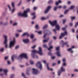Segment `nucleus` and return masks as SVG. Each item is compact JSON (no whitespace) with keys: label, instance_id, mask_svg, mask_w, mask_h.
Returning <instances> with one entry per match:
<instances>
[{"label":"nucleus","instance_id":"052dcab7","mask_svg":"<svg viewBox=\"0 0 78 78\" xmlns=\"http://www.w3.org/2000/svg\"><path fill=\"white\" fill-rule=\"evenodd\" d=\"M8 23L6 22V23H5V24H4V25L6 26L8 25Z\"/></svg>","mask_w":78,"mask_h":78},{"label":"nucleus","instance_id":"2f4dec72","mask_svg":"<svg viewBox=\"0 0 78 78\" xmlns=\"http://www.w3.org/2000/svg\"><path fill=\"white\" fill-rule=\"evenodd\" d=\"M12 7H13V8H15L14 4V2H12Z\"/></svg>","mask_w":78,"mask_h":78},{"label":"nucleus","instance_id":"5701e85b","mask_svg":"<svg viewBox=\"0 0 78 78\" xmlns=\"http://www.w3.org/2000/svg\"><path fill=\"white\" fill-rule=\"evenodd\" d=\"M61 3V0H59L58 2H57L55 3L56 5H58L59 3Z\"/></svg>","mask_w":78,"mask_h":78},{"label":"nucleus","instance_id":"13d9d810","mask_svg":"<svg viewBox=\"0 0 78 78\" xmlns=\"http://www.w3.org/2000/svg\"><path fill=\"white\" fill-rule=\"evenodd\" d=\"M10 62L9 61H7V63L8 64H10Z\"/></svg>","mask_w":78,"mask_h":78},{"label":"nucleus","instance_id":"de8ad7c7","mask_svg":"<svg viewBox=\"0 0 78 78\" xmlns=\"http://www.w3.org/2000/svg\"><path fill=\"white\" fill-rule=\"evenodd\" d=\"M62 61L63 62H66V59L65 58L63 59Z\"/></svg>","mask_w":78,"mask_h":78},{"label":"nucleus","instance_id":"338daca9","mask_svg":"<svg viewBox=\"0 0 78 78\" xmlns=\"http://www.w3.org/2000/svg\"><path fill=\"white\" fill-rule=\"evenodd\" d=\"M22 76H23V77L25 76L24 74V73H22Z\"/></svg>","mask_w":78,"mask_h":78},{"label":"nucleus","instance_id":"a18cd8bd","mask_svg":"<svg viewBox=\"0 0 78 78\" xmlns=\"http://www.w3.org/2000/svg\"><path fill=\"white\" fill-rule=\"evenodd\" d=\"M17 25V23H15L13 24V26H16Z\"/></svg>","mask_w":78,"mask_h":78},{"label":"nucleus","instance_id":"ea45409f","mask_svg":"<svg viewBox=\"0 0 78 78\" xmlns=\"http://www.w3.org/2000/svg\"><path fill=\"white\" fill-rule=\"evenodd\" d=\"M78 26V22H77L75 25V27L76 28V27Z\"/></svg>","mask_w":78,"mask_h":78},{"label":"nucleus","instance_id":"5fc2aeb1","mask_svg":"<svg viewBox=\"0 0 78 78\" xmlns=\"http://www.w3.org/2000/svg\"><path fill=\"white\" fill-rule=\"evenodd\" d=\"M35 28L36 29H38V25H36L35 26Z\"/></svg>","mask_w":78,"mask_h":78},{"label":"nucleus","instance_id":"c85d7f7f","mask_svg":"<svg viewBox=\"0 0 78 78\" xmlns=\"http://www.w3.org/2000/svg\"><path fill=\"white\" fill-rule=\"evenodd\" d=\"M47 18H45L44 17H42L41 18V20H44L47 19Z\"/></svg>","mask_w":78,"mask_h":78},{"label":"nucleus","instance_id":"6e6552de","mask_svg":"<svg viewBox=\"0 0 78 78\" xmlns=\"http://www.w3.org/2000/svg\"><path fill=\"white\" fill-rule=\"evenodd\" d=\"M32 70H33L32 73L34 74L37 75L39 73V72L38 70L37 69L33 68L32 69Z\"/></svg>","mask_w":78,"mask_h":78},{"label":"nucleus","instance_id":"9d476101","mask_svg":"<svg viewBox=\"0 0 78 78\" xmlns=\"http://www.w3.org/2000/svg\"><path fill=\"white\" fill-rule=\"evenodd\" d=\"M61 71H58V76H60V74H61L62 72H65V69L63 68V67H61Z\"/></svg>","mask_w":78,"mask_h":78},{"label":"nucleus","instance_id":"0e129e2a","mask_svg":"<svg viewBox=\"0 0 78 78\" xmlns=\"http://www.w3.org/2000/svg\"><path fill=\"white\" fill-rule=\"evenodd\" d=\"M17 32H22V30H17Z\"/></svg>","mask_w":78,"mask_h":78},{"label":"nucleus","instance_id":"37998d69","mask_svg":"<svg viewBox=\"0 0 78 78\" xmlns=\"http://www.w3.org/2000/svg\"><path fill=\"white\" fill-rule=\"evenodd\" d=\"M66 8H67V6H66V5L63 6V9H66Z\"/></svg>","mask_w":78,"mask_h":78},{"label":"nucleus","instance_id":"09e8293b","mask_svg":"<svg viewBox=\"0 0 78 78\" xmlns=\"http://www.w3.org/2000/svg\"><path fill=\"white\" fill-rule=\"evenodd\" d=\"M66 21H67L66 20V19L64 20H63V23L64 24V23H66Z\"/></svg>","mask_w":78,"mask_h":78},{"label":"nucleus","instance_id":"e2e57ef3","mask_svg":"<svg viewBox=\"0 0 78 78\" xmlns=\"http://www.w3.org/2000/svg\"><path fill=\"white\" fill-rule=\"evenodd\" d=\"M43 62L45 64H46V61L45 60H44L43 61Z\"/></svg>","mask_w":78,"mask_h":78},{"label":"nucleus","instance_id":"4468645a","mask_svg":"<svg viewBox=\"0 0 78 78\" xmlns=\"http://www.w3.org/2000/svg\"><path fill=\"white\" fill-rule=\"evenodd\" d=\"M30 9H27V10L26 11H24V13L25 14V15H27V13L30 12Z\"/></svg>","mask_w":78,"mask_h":78},{"label":"nucleus","instance_id":"79ce46f5","mask_svg":"<svg viewBox=\"0 0 78 78\" xmlns=\"http://www.w3.org/2000/svg\"><path fill=\"white\" fill-rule=\"evenodd\" d=\"M48 55H50V56H52V54L51 53V52H48Z\"/></svg>","mask_w":78,"mask_h":78},{"label":"nucleus","instance_id":"a19ab883","mask_svg":"<svg viewBox=\"0 0 78 78\" xmlns=\"http://www.w3.org/2000/svg\"><path fill=\"white\" fill-rule=\"evenodd\" d=\"M14 76V74H12L10 76V77L11 78H13Z\"/></svg>","mask_w":78,"mask_h":78},{"label":"nucleus","instance_id":"9b49d317","mask_svg":"<svg viewBox=\"0 0 78 78\" xmlns=\"http://www.w3.org/2000/svg\"><path fill=\"white\" fill-rule=\"evenodd\" d=\"M2 71H3L4 73L5 74V75L6 76H7V73L8 72V70L7 69H0V72H1Z\"/></svg>","mask_w":78,"mask_h":78},{"label":"nucleus","instance_id":"c9c22d12","mask_svg":"<svg viewBox=\"0 0 78 78\" xmlns=\"http://www.w3.org/2000/svg\"><path fill=\"white\" fill-rule=\"evenodd\" d=\"M58 8V7H55L54 8V9H53L54 11H56V10H57V9Z\"/></svg>","mask_w":78,"mask_h":78},{"label":"nucleus","instance_id":"f257e3e1","mask_svg":"<svg viewBox=\"0 0 78 78\" xmlns=\"http://www.w3.org/2000/svg\"><path fill=\"white\" fill-rule=\"evenodd\" d=\"M39 51H37L35 50H33L32 51L31 56L33 58L38 59V57L36 54V53H38L39 55H42V51L41 47L39 48Z\"/></svg>","mask_w":78,"mask_h":78},{"label":"nucleus","instance_id":"423d86ee","mask_svg":"<svg viewBox=\"0 0 78 78\" xmlns=\"http://www.w3.org/2000/svg\"><path fill=\"white\" fill-rule=\"evenodd\" d=\"M67 35V32L66 31H65L64 33H62L60 36L59 37V39H61L62 37H64L65 36H66Z\"/></svg>","mask_w":78,"mask_h":78},{"label":"nucleus","instance_id":"e433bc0d","mask_svg":"<svg viewBox=\"0 0 78 78\" xmlns=\"http://www.w3.org/2000/svg\"><path fill=\"white\" fill-rule=\"evenodd\" d=\"M48 27V25H46L44 26V27H43V29H44Z\"/></svg>","mask_w":78,"mask_h":78},{"label":"nucleus","instance_id":"cd10ccee","mask_svg":"<svg viewBox=\"0 0 78 78\" xmlns=\"http://www.w3.org/2000/svg\"><path fill=\"white\" fill-rule=\"evenodd\" d=\"M56 50L57 51H59V47H57L56 48Z\"/></svg>","mask_w":78,"mask_h":78},{"label":"nucleus","instance_id":"69168bd1","mask_svg":"<svg viewBox=\"0 0 78 78\" xmlns=\"http://www.w3.org/2000/svg\"><path fill=\"white\" fill-rule=\"evenodd\" d=\"M62 30H66V28L65 27H63V28H62Z\"/></svg>","mask_w":78,"mask_h":78},{"label":"nucleus","instance_id":"f8f14e48","mask_svg":"<svg viewBox=\"0 0 78 78\" xmlns=\"http://www.w3.org/2000/svg\"><path fill=\"white\" fill-rule=\"evenodd\" d=\"M52 7L51 6H48L47 7V9L44 12L45 13H47L51 9Z\"/></svg>","mask_w":78,"mask_h":78},{"label":"nucleus","instance_id":"864d4df0","mask_svg":"<svg viewBox=\"0 0 78 78\" xmlns=\"http://www.w3.org/2000/svg\"><path fill=\"white\" fill-rule=\"evenodd\" d=\"M36 47V46L35 45L34 46H33L31 47V48L32 49H34Z\"/></svg>","mask_w":78,"mask_h":78},{"label":"nucleus","instance_id":"1a4fd4ad","mask_svg":"<svg viewBox=\"0 0 78 78\" xmlns=\"http://www.w3.org/2000/svg\"><path fill=\"white\" fill-rule=\"evenodd\" d=\"M61 44H62V47H64V46H65V45H66L67 46V47H69V45H67V44H68V42H66V43H65V42H64V41H61Z\"/></svg>","mask_w":78,"mask_h":78},{"label":"nucleus","instance_id":"0eeeda50","mask_svg":"<svg viewBox=\"0 0 78 78\" xmlns=\"http://www.w3.org/2000/svg\"><path fill=\"white\" fill-rule=\"evenodd\" d=\"M15 42V38H14L13 41H11L10 42L9 48H11L12 46H14Z\"/></svg>","mask_w":78,"mask_h":78},{"label":"nucleus","instance_id":"412c9836","mask_svg":"<svg viewBox=\"0 0 78 78\" xmlns=\"http://www.w3.org/2000/svg\"><path fill=\"white\" fill-rule=\"evenodd\" d=\"M47 69H48V70H51V71H52L53 70V69H52L50 68H49L48 63L47 64Z\"/></svg>","mask_w":78,"mask_h":78},{"label":"nucleus","instance_id":"20e7f679","mask_svg":"<svg viewBox=\"0 0 78 78\" xmlns=\"http://www.w3.org/2000/svg\"><path fill=\"white\" fill-rule=\"evenodd\" d=\"M36 66L40 69H42V65L40 62H38L36 64Z\"/></svg>","mask_w":78,"mask_h":78},{"label":"nucleus","instance_id":"7ed1b4c3","mask_svg":"<svg viewBox=\"0 0 78 78\" xmlns=\"http://www.w3.org/2000/svg\"><path fill=\"white\" fill-rule=\"evenodd\" d=\"M3 37L5 38V41L4 43V44L5 45V48H7L8 47V44H7V36L4 35Z\"/></svg>","mask_w":78,"mask_h":78},{"label":"nucleus","instance_id":"a878e982","mask_svg":"<svg viewBox=\"0 0 78 78\" xmlns=\"http://www.w3.org/2000/svg\"><path fill=\"white\" fill-rule=\"evenodd\" d=\"M35 32H37L38 34H42V32L41 31H40L39 32L37 31H36Z\"/></svg>","mask_w":78,"mask_h":78},{"label":"nucleus","instance_id":"473e14b6","mask_svg":"<svg viewBox=\"0 0 78 78\" xmlns=\"http://www.w3.org/2000/svg\"><path fill=\"white\" fill-rule=\"evenodd\" d=\"M74 8H75V6H72L70 7V9H74Z\"/></svg>","mask_w":78,"mask_h":78},{"label":"nucleus","instance_id":"4d7b16f0","mask_svg":"<svg viewBox=\"0 0 78 78\" xmlns=\"http://www.w3.org/2000/svg\"><path fill=\"white\" fill-rule=\"evenodd\" d=\"M19 35V34H16V37H18Z\"/></svg>","mask_w":78,"mask_h":78},{"label":"nucleus","instance_id":"aec40b11","mask_svg":"<svg viewBox=\"0 0 78 78\" xmlns=\"http://www.w3.org/2000/svg\"><path fill=\"white\" fill-rule=\"evenodd\" d=\"M49 40V38H47L46 40H44L43 41V43H46Z\"/></svg>","mask_w":78,"mask_h":78},{"label":"nucleus","instance_id":"2eb2a0df","mask_svg":"<svg viewBox=\"0 0 78 78\" xmlns=\"http://www.w3.org/2000/svg\"><path fill=\"white\" fill-rule=\"evenodd\" d=\"M30 70V68H27V70L26 72V73L27 75H30V73L29 72Z\"/></svg>","mask_w":78,"mask_h":78},{"label":"nucleus","instance_id":"72a5a7b5","mask_svg":"<svg viewBox=\"0 0 78 78\" xmlns=\"http://www.w3.org/2000/svg\"><path fill=\"white\" fill-rule=\"evenodd\" d=\"M43 46L45 48H48V47H47V45L46 44H44L43 45Z\"/></svg>","mask_w":78,"mask_h":78},{"label":"nucleus","instance_id":"39448f33","mask_svg":"<svg viewBox=\"0 0 78 78\" xmlns=\"http://www.w3.org/2000/svg\"><path fill=\"white\" fill-rule=\"evenodd\" d=\"M19 58H24L26 59H27V54L23 53L20 55L19 57Z\"/></svg>","mask_w":78,"mask_h":78},{"label":"nucleus","instance_id":"4be33fe9","mask_svg":"<svg viewBox=\"0 0 78 78\" xmlns=\"http://www.w3.org/2000/svg\"><path fill=\"white\" fill-rule=\"evenodd\" d=\"M56 55H58V57L61 56V55H60V52H59V51L57 52Z\"/></svg>","mask_w":78,"mask_h":78},{"label":"nucleus","instance_id":"b1692460","mask_svg":"<svg viewBox=\"0 0 78 78\" xmlns=\"http://www.w3.org/2000/svg\"><path fill=\"white\" fill-rule=\"evenodd\" d=\"M52 48H53V46H50V47L49 48H48V50L50 51Z\"/></svg>","mask_w":78,"mask_h":78},{"label":"nucleus","instance_id":"393cba45","mask_svg":"<svg viewBox=\"0 0 78 78\" xmlns=\"http://www.w3.org/2000/svg\"><path fill=\"white\" fill-rule=\"evenodd\" d=\"M53 3V1L52 0H51L49 1L48 2V4H52Z\"/></svg>","mask_w":78,"mask_h":78},{"label":"nucleus","instance_id":"bb28decb","mask_svg":"<svg viewBox=\"0 0 78 78\" xmlns=\"http://www.w3.org/2000/svg\"><path fill=\"white\" fill-rule=\"evenodd\" d=\"M30 64L31 65H33L34 64V62L33 61L30 60Z\"/></svg>","mask_w":78,"mask_h":78},{"label":"nucleus","instance_id":"bf43d9fd","mask_svg":"<svg viewBox=\"0 0 78 78\" xmlns=\"http://www.w3.org/2000/svg\"><path fill=\"white\" fill-rule=\"evenodd\" d=\"M63 66H66V63H64L62 64Z\"/></svg>","mask_w":78,"mask_h":78},{"label":"nucleus","instance_id":"8fccbe9b","mask_svg":"<svg viewBox=\"0 0 78 78\" xmlns=\"http://www.w3.org/2000/svg\"><path fill=\"white\" fill-rule=\"evenodd\" d=\"M72 49H71V48H69L68 49V51H72Z\"/></svg>","mask_w":78,"mask_h":78},{"label":"nucleus","instance_id":"f704fd0d","mask_svg":"<svg viewBox=\"0 0 78 78\" xmlns=\"http://www.w3.org/2000/svg\"><path fill=\"white\" fill-rule=\"evenodd\" d=\"M48 34V33H46L44 35V38H46L47 35Z\"/></svg>","mask_w":78,"mask_h":78},{"label":"nucleus","instance_id":"6ab92c4d","mask_svg":"<svg viewBox=\"0 0 78 78\" xmlns=\"http://www.w3.org/2000/svg\"><path fill=\"white\" fill-rule=\"evenodd\" d=\"M27 35V37H29V34H28L27 33H24L22 35V37H23V36H24Z\"/></svg>","mask_w":78,"mask_h":78},{"label":"nucleus","instance_id":"ddd939ff","mask_svg":"<svg viewBox=\"0 0 78 78\" xmlns=\"http://www.w3.org/2000/svg\"><path fill=\"white\" fill-rule=\"evenodd\" d=\"M18 15L19 16H24L25 17H27V15H25L24 13L23 12V14H22L21 12H20L18 14Z\"/></svg>","mask_w":78,"mask_h":78},{"label":"nucleus","instance_id":"3c124183","mask_svg":"<svg viewBox=\"0 0 78 78\" xmlns=\"http://www.w3.org/2000/svg\"><path fill=\"white\" fill-rule=\"evenodd\" d=\"M69 26L71 27H72L73 26V23H70Z\"/></svg>","mask_w":78,"mask_h":78},{"label":"nucleus","instance_id":"a211bd4d","mask_svg":"<svg viewBox=\"0 0 78 78\" xmlns=\"http://www.w3.org/2000/svg\"><path fill=\"white\" fill-rule=\"evenodd\" d=\"M35 13L34 12L32 14H31V16H34V17H32V20H34L36 18V16H35Z\"/></svg>","mask_w":78,"mask_h":78},{"label":"nucleus","instance_id":"c03bdc74","mask_svg":"<svg viewBox=\"0 0 78 78\" xmlns=\"http://www.w3.org/2000/svg\"><path fill=\"white\" fill-rule=\"evenodd\" d=\"M13 9L12 10V12H13L15 10V8H13Z\"/></svg>","mask_w":78,"mask_h":78},{"label":"nucleus","instance_id":"603ef678","mask_svg":"<svg viewBox=\"0 0 78 78\" xmlns=\"http://www.w3.org/2000/svg\"><path fill=\"white\" fill-rule=\"evenodd\" d=\"M8 58H9V57H8V56L5 57L4 59H5V60H7Z\"/></svg>","mask_w":78,"mask_h":78},{"label":"nucleus","instance_id":"774afa93","mask_svg":"<svg viewBox=\"0 0 78 78\" xmlns=\"http://www.w3.org/2000/svg\"><path fill=\"white\" fill-rule=\"evenodd\" d=\"M75 47L74 46H73L71 48V49H72L74 48Z\"/></svg>","mask_w":78,"mask_h":78},{"label":"nucleus","instance_id":"7c9ffc66","mask_svg":"<svg viewBox=\"0 0 78 78\" xmlns=\"http://www.w3.org/2000/svg\"><path fill=\"white\" fill-rule=\"evenodd\" d=\"M70 18H71L72 20H74L75 19V16H73V17L71 16Z\"/></svg>","mask_w":78,"mask_h":78},{"label":"nucleus","instance_id":"dca6fc26","mask_svg":"<svg viewBox=\"0 0 78 78\" xmlns=\"http://www.w3.org/2000/svg\"><path fill=\"white\" fill-rule=\"evenodd\" d=\"M23 41L24 43H27L29 42V41L28 39H24Z\"/></svg>","mask_w":78,"mask_h":78},{"label":"nucleus","instance_id":"58836bf2","mask_svg":"<svg viewBox=\"0 0 78 78\" xmlns=\"http://www.w3.org/2000/svg\"><path fill=\"white\" fill-rule=\"evenodd\" d=\"M8 7L9 8V10L11 11V8L10 7V6L9 5H8Z\"/></svg>","mask_w":78,"mask_h":78},{"label":"nucleus","instance_id":"49530a36","mask_svg":"<svg viewBox=\"0 0 78 78\" xmlns=\"http://www.w3.org/2000/svg\"><path fill=\"white\" fill-rule=\"evenodd\" d=\"M19 46H16L15 47V49H17L18 48H19Z\"/></svg>","mask_w":78,"mask_h":78},{"label":"nucleus","instance_id":"6e6d98bb","mask_svg":"<svg viewBox=\"0 0 78 78\" xmlns=\"http://www.w3.org/2000/svg\"><path fill=\"white\" fill-rule=\"evenodd\" d=\"M21 3H22V1H21L19 3V4L18 5V6H19L21 5Z\"/></svg>","mask_w":78,"mask_h":78},{"label":"nucleus","instance_id":"4c0bfd02","mask_svg":"<svg viewBox=\"0 0 78 78\" xmlns=\"http://www.w3.org/2000/svg\"><path fill=\"white\" fill-rule=\"evenodd\" d=\"M34 37V35L33 34H31L30 36V38L31 39H33Z\"/></svg>","mask_w":78,"mask_h":78},{"label":"nucleus","instance_id":"680f3d73","mask_svg":"<svg viewBox=\"0 0 78 78\" xmlns=\"http://www.w3.org/2000/svg\"><path fill=\"white\" fill-rule=\"evenodd\" d=\"M62 8V6H60L57 7V8H59V9H61Z\"/></svg>","mask_w":78,"mask_h":78},{"label":"nucleus","instance_id":"f03ea898","mask_svg":"<svg viewBox=\"0 0 78 78\" xmlns=\"http://www.w3.org/2000/svg\"><path fill=\"white\" fill-rule=\"evenodd\" d=\"M49 23L52 26H56L55 27L56 29L58 30H59V29L60 28L59 26L58 25H56L57 24V21L55 20L52 22L51 20H49Z\"/></svg>","mask_w":78,"mask_h":78},{"label":"nucleus","instance_id":"f3484780","mask_svg":"<svg viewBox=\"0 0 78 78\" xmlns=\"http://www.w3.org/2000/svg\"><path fill=\"white\" fill-rule=\"evenodd\" d=\"M17 58L18 57L16 56L15 55H13L12 56V57H11V59L12 60V62H14V58Z\"/></svg>","mask_w":78,"mask_h":78},{"label":"nucleus","instance_id":"c756f323","mask_svg":"<svg viewBox=\"0 0 78 78\" xmlns=\"http://www.w3.org/2000/svg\"><path fill=\"white\" fill-rule=\"evenodd\" d=\"M69 12V10H66L64 13V14H66L67 13Z\"/></svg>","mask_w":78,"mask_h":78}]
</instances>
